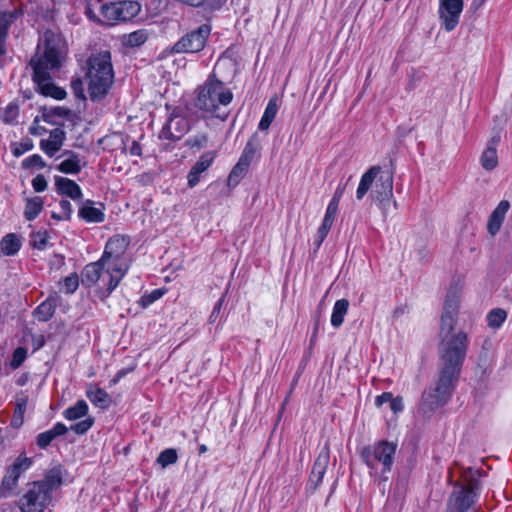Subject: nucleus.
Returning a JSON list of instances; mask_svg holds the SVG:
<instances>
[{
    "mask_svg": "<svg viewBox=\"0 0 512 512\" xmlns=\"http://www.w3.org/2000/svg\"><path fill=\"white\" fill-rule=\"evenodd\" d=\"M64 54L65 44L63 38L59 34L47 30L37 46L35 56L30 60L33 80L40 93L57 100L64 99L66 91L53 83L50 71L60 67Z\"/></svg>",
    "mask_w": 512,
    "mask_h": 512,
    "instance_id": "obj_1",
    "label": "nucleus"
},
{
    "mask_svg": "<svg viewBox=\"0 0 512 512\" xmlns=\"http://www.w3.org/2000/svg\"><path fill=\"white\" fill-rule=\"evenodd\" d=\"M233 93L212 73L203 85L198 87L195 107L202 112L225 121L228 117L226 107L231 103Z\"/></svg>",
    "mask_w": 512,
    "mask_h": 512,
    "instance_id": "obj_2",
    "label": "nucleus"
},
{
    "mask_svg": "<svg viewBox=\"0 0 512 512\" xmlns=\"http://www.w3.org/2000/svg\"><path fill=\"white\" fill-rule=\"evenodd\" d=\"M370 190L372 199L386 213L393 196V174L382 172L380 166L370 167L360 179L357 200H362Z\"/></svg>",
    "mask_w": 512,
    "mask_h": 512,
    "instance_id": "obj_3",
    "label": "nucleus"
},
{
    "mask_svg": "<svg viewBox=\"0 0 512 512\" xmlns=\"http://www.w3.org/2000/svg\"><path fill=\"white\" fill-rule=\"evenodd\" d=\"M87 78L91 100L99 101L103 99L114 81L110 52L103 51L89 57Z\"/></svg>",
    "mask_w": 512,
    "mask_h": 512,
    "instance_id": "obj_4",
    "label": "nucleus"
},
{
    "mask_svg": "<svg viewBox=\"0 0 512 512\" xmlns=\"http://www.w3.org/2000/svg\"><path fill=\"white\" fill-rule=\"evenodd\" d=\"M458 378L440 372L438 379L422 393L419 412L431 416L437 409L445 406L451 399Z\"/></svg>",
    "mask_w": 512,
    "mask_h": 512,
    "instance_id": "obj_5",
    "label": "nucleus"
},
{
    "mask_svg": "<svg viewBox=\"0 0 512 512\" xmlns=\"http://www.w3.org/2000/svg\"><path fill=\"white\" fill-rule=\"evenodd\" d=\"M467 351V335L458 332L441 339L440 355L443 366L440 372L459 378Z\"/></svg>",
    "mask_w": 512,
    "mask_h": 512,
    "instance_id": "obj_6",
    "label": "nucleus"
},
{
    "mask_svg": "<svg viewBox=\"0 0 512 512\" xmlns=\"http://www.w3.org/2000/svg\"><path fill=\"white\" fill-rule=\"evenodd\" d=\"M397 444L385 440L364 447L360 456L363 462L373 471L378 470L384 475L391 471Z\"/></svg>",
    "mask_w": 512,
    "mask_h": 512,
    "instance_id": "obj_7",
    "label": "nucleus"
},
{
    "mask_svg": "<svg viewBox=\"0 0 512 512\" xmlns=\"http://www.w3.org/2000/svg\"><path fill=\"white\" fill-rule=\"evenodd\" d=\"M140 12V4L135 1H119L106 3L101 6V22L106 25H114L119 21H128Z\"/></svg>",
    "mask_w": 512,
    "mask_h": 512,
    "instance_id": "obj_8",
    "label": "nucleus"
},
{
    "mask_svg": "<svg viewBox=\"0 0 512 512\" xmlns=\"http://www.w3.org/2000/svg\"><path fill=\"white\" fill-rule=\"evenodd\" d=\"M211 28L207 24L185 34L172 47L174 53H198L203 50L210 35Z\"/></svg>",
    "mask_w": 512,
    "mask_h": 512,
    "instance_id": "obj_9",
    "label": "nucleus"
},
{
    "mask_svg": "<svg viewBox=\"0 0 512 512\" xmlns=\"http://www.w3.org/2000/svg\"><path fill=\"white\" fill-rule=\"evenodd\" d=\"M51 499L47 488L34 482L20 499V507L23 512H43L51 503Z\"/></svg>",
    "mask_w": 512,
    "mask_h": 512,
    "instance_id": "obj_10",
    "label": "nucleus"
},
{
    "mask_svg": "<svg viewBox=\"0 0 512 512\" xmlns=\"http://www.w3.org/2000/svg\"><path fill=\"white\" fill-rule=\"evenodd\" d=\"M477 485V481L471 479L467 487L455 491L449 499L447 512H468L475 502Z\"/></svg>",
    "mask_w": 512,
    "mask_h": 512,
    "instance_id": "obj_11",
    "label": "nucleus"
},
{
    "mask_svg": "<svg viewBox=\"0 0 512 512\" xmlns=\"http://www.w3.org/2000/svg\"><path fill=\"white\" fill-rule=\"evenodd\" d=\"M463 10V0H439V18L442 27L450 32L456 28Z\"/></svg>",
    "mask_w": 512,
    "mask_h": 512,
    "instance_id": "obj_12",
    "label": "nucleus"
},
{
    "mask_svg": "<svg viewBox=\"0 0 512 512\" xmlns=\"http://www.w3.org/2000/svg\"><path fill=\"white\" fill-rule=\"evenodd\" d=\"M189 127V120L174 111L162 127L159 138L178 141L188 132Z\"/></svg>",
    "mask_w": 512,
    "mask_h": 512,
    "instance_id": "obj_13",
    "label": "nucleus"
},
{
    "mask_svg": "<svg viewBox=\"0 0 512 512\" xmlns=\"http://www.w3.org/2000/svg\"><path fill=\"white\" fill-rule=\"evenodd\" d=\"M98 261L102 269L110 276L107 287L108 294H110L118 286L119 282L128 271L129 264L124 258L117 257H109L104 262L102 256Z\"/></svg>",
    "mask_w": 512,
    "mask_h": 512,
    "instance_id": "obj_14",
    "label": "nucleus"
},
{
    "mask_svg": "<svg viewBox=\"0 0 512 512\" xmlns=\"http://www.w3.org/2000/svg\"><path fill=\"white\" fill-rule=\"evenodd\" d=\"M329 462H330V450L328 448L327 445H325L318 457L316 458L314 464H313V467H312V471H311V475L309 477V481H308V487L311 491H315L317 489V487L320 485V483L322 482V479L326 473V470L329 466Z\"/></svg>",
    "mask_w": 512,
    "mask_h": 512,
    "instance_id": "obj_15",
    "label": "nucleus"
},
{
    "mask_svg": "<svg viewBox=\"0 0 512 512\" xmlns=\"http://www.w3.org/2000/svg\"><path fill=\"white\" fill-rule=\"evenodd\" d=\"M215 157L216 153L214 151L204 152L199 157L198 161L194 164L187 175L188 185L190 188L195 187L199 183L201 174L211 166Z\"/></svg>",
    "mask_w": 512,
    "mask_h": 512,
    "instance_id": "obj_16",
    "label": "nucleus"
},
{
    "mask_svg": "<svg viewBox=\"0 0 512 512\" xmlns=\"http://www.w3.org/2000/svg\"><path fill=\"white\" fill-rule=\"evenodd\" d=\"M65 140V132L60 128H55L50 131L48 139H42L40 141V148L50 157L54 156L58 152Z\"/></svg>",
    "mask_w": 512,
    "mask_h": 512,
    "instance_id": "obj_17",
    "label": "nucleus"
},
{
    "mask_svg": "<svg viewBox=\"0 0 512 512\" xmlns=\"http://www.w3.org/2000/svg\"><path fill=\"white\" fill-rule=\"evenodd\" d=\"M55 186L57 192L73 200H79L82 197L80 186L73 180L61 176H55Z\"/></svg>",
    "mask_w": 512,
    "mask_h": 512,
    "instance_id": "obj_18",
    "label": "nucleus"
},
{
    "mask_svg": "<svg viewBox=\"0 0 512 512\" xmlns=\"http://www.w3.org/2000/svg\"><path fill=\"white\" fill-rule=\"evenodd\" d=\"M21 15L20 10H13L10 12L0 13V56L6 53V38L10 25L19 18Z\"/></svg>",
    "mask_w": 512,
    "mask_h": 512,
    "instance_id": "obj_19",
    "label": "nucleus"
},
{
    "mask_svg": "<svg viewBox=\"0 0 512 512\" xmlns=\"http://www.w3.org/2000/svg\"><path fill=\"white\" fill-rule=\"evenodd\" d=\"M128 240L123 236H114L108 240L103 252V261L109 257L123 258V255L128 247Z\"/></svg>",
    "mask_w": 512,
    "mask_h": 512,
    "instance_id": "obj_20",
    "label": "nucleus"
},
{
    "mask_svg": "<svg viewBox=\"0 0 512 512\" xmlns=\"http://www.w3.org/2000/svg\"><path fill=\"white\" fill-rule=\"evenodd\" d=\"M510 208V203L507 200H502L495 210L491 213L487 225L489 233L494 236L496 235L504 221L505 215Z\"/></svg>",
    "mask_w": 512,
    "mask_h": 512,
    "instance_id": "obj_21",
    "label": "nucleus"
},
{
    "mask_svg": "<svg viewBox=\"0 0 512 512\" xmlns=\"http://www.w3.org/2000/svg\"><path fill=\"white\" fill-rule=\"evenodd\" d=\"M64 468L60 465L51 468L42 481H38L40 485L47 488V492L51 494L54 489L59 488L63 482Z\"/></svg>",
    "mask_w": 512,
    "mask_h": 512,
    "instance_id": "obj_22",
    "label": "nucleus"
},
{
    "mask_svg": "<svg viewBox=\"0 0 512 512\" xmlns=\"http://www.w3.org/2000/svg\"><path fill=\"white\" fill-rule=\"evenodd\" d=\"M337 211H338L337 207H335L334 205L332 206V205L328 204L323 222L317 232V239L315 241L317 248H319L321 246L322 242L327 237V235L333 225V222L335 220Z\"/></svg>",
    "mask_w": 512,
    "mask_h": 512,
    "instance_id": "obj_23",
    "label": "nucleus"
},
{
    "mask_svg": "<svg viewBox=\"0 0 512 512\" xmlns=\"http://www.w3.org/2000/svg\"><path fill=\"white\" fill-rule=\"evenodd\" d=\"M63 155L68 156L67 159L62 161L58 166L57 169L65 174H77L81 171L82 165H81V158L80 156L70 150H66Z\"/></svg>",
    "mask_w": 512,
    "mask_h": 512,
    "instance_id": "obj_24",
    "label": "nucleus"
},
{
    "mask_svg": "<svg viewBox=\"0 0 512 512\" xmlns=\"http://www.w3.org/2000/svg\"><path fill=\"white\" fill-rule=\"evenodd\" d=\"M67 430H68L67 427L63 423L58 422L57 424H55L53 426L52 429L38 434L37 445L41 449H45L51 444V442L56 437L64 435L67 432Z\"/></svg>",
    "mask_w": 512,
    "mask_h": 512,
    "instance_id": "obj_25",
    "label": "nucleus"
},
{
    "mask_svg": "<svg viewBox=\"0 0 512 512\" xmlns=\"http://www.w3.org/2000/svg\"><path fill=\"white\" fill-rule=\"evenodd\" d=\"M102 271L99 261L87 264L81 274L82 284L86 287L95 285L100 279Z\"/></svg>",
    "mask_w": 512,
    "mask_h": 512,
    "instance_id": "obj_26",
    "label": "nucleus"
},
{
    "mask_svg": "<svg viewBox=\"0 0 512 512\" xmlns=\"http://www.w3.org/2000/svg\"><path fill=\"white\" fill-rule=\"evenodd\" d=\"M87 398L97 407L107 409L111 405L110 395L99 387H90L86 391Z\"/></svg>",
    "mask_w": 512,
    "mask_h": 512,
    "instance_id": "obj_27",
    "label": "nucleus"
},
{
    "mask_svg": "<svg viewBox=\"0 0 512 512\" xmlns=\"http://www.w3.org/2000/svg\"><path fill=\"white\" fill-rule=\"evenodd\" d=\"M56 306V298L49 297L34 310V316L39 321L46 322L53 316Z\"/></svg>",
    "mask_w": 512,
    "mask_h": 512,
    "instance_id": "obj_28",
    "label": "nucleus"
},
{
    "mask_svg": "<svg viewBox=\"0 0 512 512\" xmlns=\"http://www.w3.org/2000/svg\"><path fill=\"white\" fill-rule=\"evenodd\" d=\"M92 201H87L79 210V217L87 222L100 223L104 221V213L101 209L93 207Z\"/></svg>",
    "mask_w": 512,
    "mask_h": 512,
    "instance_id": "obj_29",
    "label": "nucleus"
},
{
    "mask_svg": "<svg viewBox=\"0 0 512 512\" xmlns=\"http://www.w3.org/2000/svg\"><path fill=\"white\" fill-rule=\"evenodd\" d=\"M349 301L347 299H339L335 302L332 315L331 324L335 328H339L344 321V317L348 312Z\"/></svg>",
    "mask_w": 512,
    "mask_h": 512,
    "instance_id": "obj_30",
    "label": "nucleus"
},
{
    "mask_svg": "<svg viewBox=\"0 0 512 512\" xmlns=\"http://www.w3.org/2000/svg\"><path fill=\"white\" fill-rule=\"evenodd\" d=\"M21 247V242L15 234H8L0 241V252L4 255H14Z\"/></svg>",
    "mask_w": 512,
    "mask_h": 512,
    "instance_id": "obj_31",
    "label": "nucleus"
},
{
    "mask_svg": "<svg viewBox=\"0 0 512 512\" xmlns=\"http://www.w3.org/2000/svg\"><path fill=\"white\" fill-rule=\"evenodd\" d=\"M459 299L458 290L456 288H450L446 295L443 313L457 316Z\"/></svg>",
    "mask_w": 512,
    "mask_h": 512,
    "instance_id": "obj_32",
    "label": "nucleus"
},
{
    "mask_svg": "<svg viewBox=\"0 0 512 512\" xmlns=\"http://www.w3.org/2000/svg\"><path fill=\"white\" fill-rule=\"evenodd\" d=\"M88 413V405L84 400H79L72 407L67 408L63 415L67 420H77L80 419Z\"/></svg>",
    "mask_w": 512,
    "mask_h": 512,
    "instance_id": "obj_33",
    "label": "nucleus"
},
{
    "mask_svg": "<svg viewBox=\"0 0 512 512\" xmlns=\"http://www.w3.org/2000/svg\"><path fill=\"white\" fill-rule=\"evenodd\" d=\"M44 202L41 197L28 199L25 206L24 216L27 220L35 219L43 209Z\"/></svg>",
    "mask_w": 512,
    "mask_h": 512,
    "instance_id": "obj_34",
    "label": "nucleus"
},
{
    "mask_svg": "<svg viewBox=\"0 0 512 512\" xmlns=\"http://www.w3.org/2000/svg\"><path fill=\"white\" fill-rule=\"evenodd\" d=\"M148 39V33L146 30H137L123 38V43L127 47H139L144 44Z\"/></svg>",
    "mask_w": 512,
    "mask_h": 512,
    "instance_id": "obj_35",
    "label": "nucleus"
},
{
    "mask_svg": "<svg viewBox=\"0 0 512 512\" xmlns=\"http://www.w3.org/2000/svg\"><path fill=\"white\" fill-rule=\"evenodd\" d=\"M456 323V316L442 313L441 316V328L440 337L441 339L448 337V335H454L453 330Z\"/></svg>",
    "mask_w": 512,
    "mask_h": 512,
    "instance_id": "obj_36",
    "label": "nucleus"
},
{
    "mask_svg": "<svg viewBox=\"0 0 512 512\" xmlns=\"http://www.w3.org/2000/svg\"><path fill=\"white\" fill-rule=\"evenodd\" d=\"M482 166L486 170H492L497 166L498 158L496 149L488 146L481 157Z\"/></svg>",
    "mask_w": 512,
    "mask_h": 512,
    "instance_id": "obj_37",
    "label": "nucleus"
},
{
    "mask_svg": "<svg viewBox=\"0 0 512 512\" xmlns=\"http://www.w3.org/2000/svg\"><path fill=\"white\" fill-rule=\"evenodd\" d=\"M32 464V459L25 457L23 454L19 455L11 467L8 469L12 474L16 473V476L19 478L21 473L27 470Z\"/></svg>",
    "mask_w": 512,
    "mask_h": 512,
    "instance_id": "obj_38",
    "label": "nucleus"
},
{
    "mask_svg": "<svg viewBox=\"0 0 512 512\" xmlns=\"http://www.w3.org/2000/svg\"><path fill=\"white\" fill-rule=\"evenodd\" d=\"M507 313L505 310L497 308L491 310L487 315V322L489 327L497 329L505 321Z\"/></svg>",
    "mask_w": 512,
    "mask_h": 512,
    "instance_id": "obj_39",
    "label": "nucleus"
},
{
    "mask_svg": "<svg viewBox=\"0 0 512 512\" xmlns=\"http://www.w3.org/2000/svg\"><path fill=\"white\" fill-rule=\"evenodd\" d=\"M256 146L253 144L252 140L248 141L237 164L245 167V168H249L253 158H254V155L256 153Z\"/></svg>",
    "mask_w": 512,
    "mask_h": 512,
    "instance_id": "obj_40",
    "label": "nucleus"
},
{
    "mask_svg": "<svg viewBox=\"0 0 512 512\" xmlns=\"http://www.w3.org/2000/svg\"><path fill=\"white\" fill-rule=\"evenodd\" d=\"M256 146L253 144L252 140L248 141L237 164L245 167V168H249L253 158H254V155L256 153Z\"/></svg>",
    "mask_w": 512,
    "mask_h": 512,
    "instance_id": "obj_41",
    "label": "nucleus"
},
{
    "mask_svg": "<svg viewBox=\"0 0 512 512\" xmlns=\"http://www.w3.org/2000/svg\"><path fill=\"white\" fill-rule=\"evenodd\" d=\"M248 169L237 164L232 168L229 176H228V179H227V184L229 187H236L240 180L243 179V177L246 175Z\"/></svg>",
    "mask_w": 512,
    "mask_h": 512,
    "instance_id": "obj_42",
    "label": "nucleus"
},
{
    "mask_svg": "<svg viewBox=\"0 0 512 512\" xmlns=\"http://www.w3.org/2000/svg\"><path fill=\"white\" fill-rule=\"evenodd\" d=\"M178 459L177 451L173 448L163 450L157 457V463L163 468L174 464Z\"/></svg>",
    "mask_w": 512,
    "mask_h": 512,
    "instance_id": "obj_43",
    "label": "nucleus"
},
{
    "mask_svg": "<svg viewBox=\"0 0 512 512\" xmlns=\"http://www.w3.org/2000/svg\"><path fill=\"white\" fill-rule=\"evenodd\" d=\"M30 244L38 249L44 250L48 244V236L46 232H34L31 234Z\"/></svg>",
    "mask_w": 512,
    "mask_h": 512,
    "instance_id": "obj_44",
    "label": "nucleus"
},
{
    "mask_svg": "<svg viewBox=\"0 0 512 512\" xmlns=\"http://www.w3.org/2000/svg\"><path fill=\"white\" fill-rule=\"evenodd\" d=\"M208 136L206 134H198L190 137L186 140V145L190 148H196L198 150L207 146Z\"/></svg>",
    "mask_w": 512,
    "mask_h": 512,
    "instance_id": "obj_45",
    "label": "nucleus"
},
{
    "mask_svg": "<svg viewBox=\"0 0 512 512\" xmlns=\"http://www.w3.org/2000/svg\"><path fill=\"white\" fill-rule=\"evenodd\" d=\"M93 423L94 419L89 417L86 418L85 420H82L78 423L71 425L70 430H72L78 435H82L85 434L92 427Z\"/></svg>",
    "mask_w": 512,
    "mask_h": 512,
    "instance_id": "obj_46",
    "label": "nucleus"
},
{
    "mask_svg": "<svg viewBox=\"0 0 512 512\" xmlns=\"http://www.w3.org/2000/svg\"><path fill=\"white\" fill-rule=\"evenodd\" d=\"M23 167H25V168L37 167L39 169H43L44 167H46V163L40 155L34 154L32 156L27 157L23 161Z\"/></svg>",
    "mask_w": 512,
    "mask_h": 512,
    "instance_id": "obj_47",
    "label": "nucleus"
},
{
    "mask_svg": "<svg viewBox=\"0 0 512 512\" xmlns=\"http://www.w3.org/2000/svg\"><path fill=\"white\" fill-rule=\"evenodd\" d=\"M79 286V278L76 273H72L64 279L66 293H74Z\"/></svg>",
    "mask_w": 512,
    "mask_h": 512,
    "instance_id": "obj_48",
    "label": "nucleus"
},
{
    "mask_svg": "<svg viewBox=\"0 0 512 512\" xmlns=\"http://www.w3.org/2000/svg\"><path fill=\"white\" fill-rule=\"evenodd\" d=\"M19 108L16 104H9L3 113V120L7 123L13 122L18 116Z\"/></svg>",
    "mask_w": 512,
    "mask_h": 512,
    "instance_id": "obj_49",
    "label": "nucleus"
},
{
    "mask_svg": "<svg viewBox=\"0 0 512 512\" xmlns=\"http://www.w3.org/2000/svg\"><path fill=\"white\" fill-rule=\"evenodd\" d=\"M277 111H278L277 98H271L265 108L263 115L266 118H269L273 121L275 119Z\"/></svg>",
    "mask_w": 512,
    "mask_h": 512,
    "instance_id": "obj_50",
    "label": "nucleus"
},
{
    "mask_svg": "<svg viewBox=\"0 0 512 512\" xmlns=\"http://www.w3.org/2000/svg\"><path fill=\"white\" fill-rule=\"evenodd\" d=\"M26 350L24 348H17L14 353H13V358H12V361H11V366L13 368H18L22 363L23 361L25 360L26 358Z\"/></svg>",
    "mask_w": 512,
    "mask_h": 512,
    "instance_id": "obj_51",
    "label": "nucleus"
},
{
    "mask_svg": "<svg viewBox=\"0 0 512 512\" xmlns=\"http://www.w3.org/2000/svg\"><path fill=\"white\" fill-rule=\"evenodd\" d=\"M71 89L74 95L79 99H84L83 81L80 78H74L71 81Z\"/></svg>",
    "mask_w": 512,
    "mask_h": 512,
    "instance_id": "obj_52",
    "label": "nucleus"
},
{
    "mask_svg": "<svg viewBox=\"0 0 512 512\" xmlns=\"http://www.w3.org/2000/svg\"><path fill=\"white\" fill-rule=\"evenodd\" d=\"M32 186L36 192H43L47 188V181L43 175L39 174L32 180Z\"/></svg>",
    "mask_w": 512,
    "mask_h": 512,
    "instance_id": "obj_53",
    "label": "nucleus"
},
{
    "mask_svg": "<svg viewBox=\"0 0 512 512\" xmlns=\"http://www.w3.org/2000/svg\"><path fill=\"white\" fill-rule=\"evenodd\" d=\"M18 481V477L15 474H12L11 472L7 471L6 475L3 478L2 485L7 489H13Z\"/></svg>",
    "mask_w": 512,
    "mask_h": 512,
    "instance_id": "obj_54",
    "label": "nucleus"
},
{
    "mask_svg": "<svg viewBox=\"0 0 512 512\" xmlns=\"http://www.w3.org/2000/svg\"><path fill=\"white\" fill-rule=\"evenodd\" d=\"M346 185H347V183H345V184H341L340 183L338 185V187H337V189H336V191H335L331 201L329 202V205H332V206L334 205L335 207L338 208L339 201H340L341 197L344 194V191L346 189Z\"/></svg>",
    "mask_w": 512,
    "mask_h": 512,
    "instance_id": "obj_55",
    "label": "nucleus"
},
{
    "mask_svg": "<svg viewBox=\"0 0 512 512\" xmlns=\"http://www.w3.org/2000/svg\"><path fill=\"white\" fill-rule=\"evenodd\" d=\"M59 205L65 220H69L73 211L71 203L68 200H61Z\"/></svg>",
    "mask_w": 512,
    "mask_h": 512,
    "instance_id": "obj_56",
    "label": "nucleus"
},
{
    "mask_svg": "<svg viewBox=\"0 0 512 512\" xmlns=\"http://www.w3.org/2000/svg\"><path fill=\"white\" fill-rule=\"evenodd\" d=\"M224 298L225 296L223 295L219 300L218 302L216 303V305L214 306L213 310H212V313L209 317L210 319V322H215L218 317H219V314H220V311H221V308L223 306V303H224Z\"/></svg>",
    "mask_w": 512,
    "mask_h": 512,
    "instance_id": "obj_57",
    "label": "nucleus"
},
{
    "mask_svg": "<svg viewBox=\"0 0 512 512\" xmlns=\"http://www.w3.org/2000/svg\"><path fill=\"white\" fill-rule=\"evenodd\" d=\"M162 296V292L160 290H154L150 295L144 296L142 298L144 305H149L153 303L155 300L159 299Z\"/></svg>",
    "mask_w": 512,
    "mask_h": 512,
    "instance_id": "obj_58",
    "label": "nucleus"
},
{
    "mask_svg": "<svg viewBox=\"0 0 512 512\" xmlns=\"http://www.w3.org/2000/svg\"><path fill=\"white\" fill-rule=\"evenodd\" d=\"M389 405L390 409L395 413L403 410V402L401 398H394L392 396Z\"/></svg>",
    "mask_w": 512,
    "mask_h": 512,
    "instance_id": "obj_59",
    "label": "nucleus"
},
{
    "mask_svg": "<svg viewBox=\"0 0 512 512\" xmlns=\"http://www.w3.org/2000/svg\"><path fill=\"white\" fill-rule=\"evenodd\" d=\"M391 397H392V393H390V392L382 393L381 395L377 396L375 399L376 406L380 407L384 403H390Z\"/></svg>",
    "mask_w": 512,
    "mask_h": 512,
    "instance_id": "obj_60",
    "label": "nucleus"
},
{
    "mask_svg": "<svg viewBox=\"0 0 512 512\" xmlns=\"http://www.w3.org/2000/svg\"><path fill=\"white\" fill-rule=\"evenodd\" d=\"M20 146L21 149L15 148V150L13 151L15 156H20L22 153L32 149L33 144L30 140H27L26 142L21 143Z\"/></svg>",
    "mask_w": 512,
    "mask_h": 512,
    "instance_id": "obj_61",
    "label": "nucleus"
},
{
    "mask_svg": "<svg viewBox=\"0 0 512 512\" xmlns=\"http://www.w3.org/2000/svg\"><path fill=\"white\" fill-rule=\"evenodd\" d=\"M129 152L133 156H141L140 144L136 141H133L131 147L129 148Z\"/></svg>",
    "mask_w": 512,
    "mask_h": 512,
    "instance_id": "obj_62",
    "label": "nucleus"
},
{
    "mask_svg": "<svg viewBox=\"0 0 512 512\" xmlns=\"http://www.w3.org/2000/svg\"><path fill=\"white\" fill-rule=\"evenodd\" d=\"M272 122H273V121H272L271 119L266 118V117L263 115V116H262V118H261V120H260V122H259L258 127H259V129H260V130H267V129L270 127V125H271V123H272Z\"/></svg>",
    "mask_w": 512,
    "mask_h": 512,
    "instance_id": "obj_63",
    "label": "nucleus"
},
{
    "mask_svg": "<svg viewBox=\"0 0 512 512\" xmlns=\"http://www.w3.org/2000/svg\"><path fill=\"white\" fill-rule=\"evenodd\" d=\"M23 423V418L17 416V415H14L13 418H12V421H11V425L15 428H18L22 425Z\"/></svg>",
    "mask_w": 512,
    "mask_h": 512,
    "instance_id": "obj_64",
    "label": "nucleus"
}]
</instances>
